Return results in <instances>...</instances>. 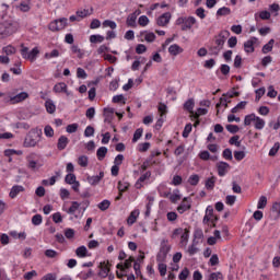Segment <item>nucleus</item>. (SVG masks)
Listing matches in <instances>:
<instances>
[{
    "instance_id": "59",
    "label": "nucleus",
    "mask_w": 280,
    "mask_h": 280,
    "mask_svg": "<svg viewBox=\"0 0 280 280\" xmlns=\"http://www.w3.org/2000/svg\"><path fill=\"white\" fill-rule=\"evenodd\" d=\"M110 207V202L108 200H103L101 203H98V209L101 211H106Z\"/></svg>"
},
{
    "instance_id": "52",
    "label": "nucleus",
    "mask_w": 280,
    "mask_h": 280,
    "mask_svg": "<svg viewBox=\"0 0 280 280\" xmlns=\"http://www.w3.org/2000/svg\"><path fill=\"white\" fill-rule=\"evenodd\" d=\"M185 233V229L183 228H177L173 231V234H172V240H176V237H178V235H183Z\"/></svg>"
},
{
    "instance_id": "22",
    "label": "nucleus",
    "mask_w": 280,
    "mask_h": 280,
    "mask_svg": "<svg viewBox=\"0 0 280 280\" xmlns=\"http://www.w3.org/2000/svg\"><path fill=\"white\" fill-rule=\"evenodd\" d=\"M168 52L171 56H178V54H183V49L177 44H174L168 47Z\"/></svg>"
},
{
    "instance_id": "62",
    "label": "nucleus",
    "mask_w": 280,
    "mask_h": 280,
    "mask_svg": "<svg viewBox=\"0 0 280 280\" xmlns=\"http://www.w3.org/2000/svg\"><path fill=\"white\" fill-rule=\"evenodd\" d=\"M138 23L141 25V27H145V25L150 23V19H148L145 15H142L139 18Z\"/></svg>"
},
{
    "instance_id": "55",
    "label": "nucleus",
    "mask_w": 280,
    "mask_h": 280,
    "mask_svg": "<svg viewBox=\"0 0 280 280\" xmlns=\"http://www.w3.org/2000/svg\"><path fill=\"white\" fill-rule=\"evenodd\" d=\"M139 152H148L150 150V142H143L138 145Z\"/></svg>"
},
{
    "instance_id": "8",
    "label": "nucleus",
    "mask_w": 280,
    "mask_h": 280,
    "mask_svg": "<svg viewBox=\"0 0 280 280\" xmlns=\"http://www.w3.org/2000/svg\"><path fill=\"white\" fill-rule=\"evenodd\" d=\"M27 97H30V94H27L26 92H21L20 94L15 95V96H11L9 102H10V104H19L21 102H25V100H27Z\"/></svg>"
},
{
    "instance_id": "3",
    "label": "nucleus",
    "mask_w": 280,
    "mask_h": 280,
    "mask_svg": "<svg viewBox=\"0 0 280 280\" xmlns=\"http://www.w3.org/2000/svg\"><path fill=\"white\" fill-rule=\"evenodd\" d=\"M16 32V25L12 21H5L0 23V39L8 38Z\"/></svg>"
},
{
    "instance_id": "16",
    "label": "nucleus",
    "mask_w": 280,
    "mask_h": 280,
    "mask_svg": "<svg viewBox=\"0 0 280 280\" xmlns=\"http://www.w3.org/2000/svg\"><path fill=\"white\" fill-rule=\"evenodd\" d=\"M102 178H104V172L101 171L100 174L96 175V176H89L88 177V183L90 185L95 186V185L100 184V180H102Z\"/></svg>"
},
{
    "instance_id": "42",
    "label": "nucleus",
    "mask_w": 280,
    "mask_h": 280,
    "mask_svg": "<svg viewBox=\"0 0 280 280\" xmlns=\"http://www.w3.org/2000/svg\"><path fill=\"white\" fill-rule=\"evenodd\" d=\"M222 156L225 161H233V151H231V149H224Z\"/></svg>"
},
{
    "instance_id": "40",
    "label": "nucleus",
    "mask_w": 280,
    "mask_h": 280,
    "mask_svg": "<svg viewBox=\"0 0 280 280\" xmlns=\"http://www.w3.org/2000/svg\"><path fill=\"white\" fill-rule=\"evenodd\" d=\"M167 187L165 185H161L158 187V191L160 194V196H162V198H170L171 192L170 191H165L163 189H166Z\"/></svg>"
},
{
    "instance_id": "9",
    "label": "nucleus",
    "mask_w": 280,
    "mask_h": 280,
    "mask_svg": "<svg viewBox=\"0 0 280 280\" xmlns=\"http://www.w3.org/2000/svg\"><path fill=\"white\" fill-rule=\"evenodd\" d=\"M67 89H68L67 83L60 82L54 86L52 91L54 93H65L69 97V95H71V92H69V90Z\"/></svg>"
},
{
    "instance_id": "2",
    "label": "nucleus",
    "mask_w": 280,
    "mask_h": 280,
    "mask_svg": "<svg viewBox=\"0 0 280 280\" xmlns=\"http://www.w3.org/2000/svg\"><path fill=\"white\" fill-rule=\"evenodd\" d=\"M40 135H43V132L38 129L28 131L24 139V148H36L38 143H40Z\"/></svg>"
},
{
    "instance_id": "57",
    "label": "nucleus",
    "mask_w": 280,
    "mask_h": 280,
    "mask_svg": "<svg viewBox=\"0 0 280 280\" xmlns=\"http://www.w3.org/2000/svg\"><path fill=\"white\" fill-rule=\"evenodd\" d=\"M278 92L275 90V86L270 85L268 88V93H267V97H271L272 100H275V97H277Z\"/></svg>"
},
{
    "instance_id": "38",
    "label": "nucleus",
    "mask_w": 280,
    "mask_h": 280,
    "mask_svg": "<svg viewBox=\"0 0 280 280\" xmlns=\"http://www.w3.org/2000/svg\"><path fill=\"white\" fill-rule=\"evenodd\" d=\"M136 23H137V14H136V13H132L131 15H129V16L127 18V25H128L129 27H135Z\"/></svg>"
},
{
    "instance_id": "15",
    "label": "nucleus",
    "mask_w": 280,
    "mask_h": 280,
    "mask_svg": "<svg viewBox=\"0 0 280 280\" xmlns=\"http://www.w3.org/2000/svg\"><path fill=\"white\" fill-rule=\"evenodd\" d=\"M191 209V203L187 201V197H185L182 203L177 207L178 213H185V211H189Z\"/></svg>"
},
{
    "instance_id": "18",
    "label": "nucleus",
    "mask_w": 280,
    "mask_h": 280,
    "mask_svg": "<svg viewBox=\"0 0 280 280\" xmlns=\"http://www.w3.org/2000/svg\"><path fill=\"white\" fill-rule=\"evenodd\" d=\"M67 145H69V138H67L66 136H61L57 142L58 150H65Z\"/></svg>"
},
{
    "instance_id": "61",
    "label": "nucleus",
    "mask_w": 280,
    "mask_h": 280,
    "mask_svg": "<svg viewBox=\"0 0 280 280\" xmlns=\"http://www.w3.org/2000/svg\"><path fill=\"white\" fill-rule=\"evenodd\" d=\"M187 277H189V269L188 268H184L179 276H178V279L179 280H187Z\"/></svg>"
},
{
    "instance_id": "47",
    "label": "nucleus",
    "mask_w": 280,
    "mask_h": 280,
    "mask_svg": "<svg viewBox=\"0 0 280 280\" xmlns=\"http://www.w3.org/2000/svg\"><path fill=\"white\" fill-rule=\"evenodd\" d=\"M246 153L244 151H234L235 161H244Z\"/></svg>"
},
{
    "instance_id": "56",
    "label": "nucleus",
    "mask_w": 280,
    "mask_h": 280,
    "mask_svg": "<svg viewBox=\"0 0 280 280\" xmlns=\"http://www.w3.org/2000/svg\"><path fill=\"white\" fill-rule=\"evenodd\" d=\"M45 255H46V257H48V259H56L58 252H56L54 249H46Z\"/></svg>"
},
{
    "instance_id": "24",
    "label": "nucleus",
    "mask_w": 280,
    "mask_h": 280,
    "mask_svg": "<svg viewBox=\"0 0 280 280\" xmlns=\"http://www.w3.org/2000/svg\"><path fill=\"white\" fill-rule=\"evenodd\" d=\"M248 104V102L246 101H242L241 103H238L234 108L231 109V113L233 115L237 114L240 110H244V108H246V105Z\"/></svg>"
},
{
    "instance_id": "7",
    "label": "nucleus",
    "mask_w": 280,
    "mask_h": 280,
    "mask_svg": "<svg viewBox=\"0 0 280 280\" xmlns=\"http://www.w3.org/2000/svg\"><path fill=\"white\" fill-rule=\"evenodd\" d=\"M257 44V37H252L244 43V49L246 54H253L255 51V45Z\"/></svg>"
},
{
    "instance_id": "44",
    "label": "nucleus",
    "mask_w": 280,
    "mask_h": 280,
    "mask_svg": "<svg viewBox=\"0 0 280 280\" xmlns=\"http://www.w3.org/2000/svg\"><path fill=\"white\" fill-rule=\"evenodd\" d=\"M255 118H256L255 114H249V115L245 116L244 126H250V124H253V121H255Z\"/></svg>"
},
{
    "instance_id": "41",
    "label": "nucleus",
    "mask_w": 280,
    "mask_h": 280,
    "mask_svg": "<svg viewBox=\"0 0 280 280\" xmlns=\"http://www.w3.org/2000/svg\"><path fill=\"white\" fill-rule=\"evenodd\" d=\"M235 200H237V197L235 195H228L225 197V205H229V207H233L235 205Z\"/></svg>"
},
{
    "instance_id": "33",
    "label": "nucleus",
    "mask_w": 280,
    "mask_h": 280,
    "mask_svg": "<svg viewBox=\"0 0 280 280\" xmlns=\"http://www.w3.org/2000/svg\"><path fill=\"white\" fill-rule=\"evenodd\" d=\"M79 209H80V202L72 201L71 207L68 209L67 213H70L71 215H73V213H75V211H78Z\"/></svg>"
},
{
    "instance_id": "34",
    "label": "nucleus",
    "mask_w": 280,
    "mask_h": 280,
    "mask_svg": "<svg viewBox=\"0 0 280 280\" xmlns=\"http://www.w3.org/2000/svg\"><path fill=\"white\" fill-rule=\"evenodd\" d=\"M268 205V198L266 196H261L258 200L257 209H266Z\"/></svg>"
},
{
    "instance_id": "14",
    "label": "nucleus",
    "mask_w": 280,
    "mask_h": 280,
    "mask_svg": "<svg viewBox=\"0 0 280 280\" xmlns=\"http://www.w3.org/2000/svg\"><path fill=\"white\" fill-rule=\"evenodd\" d=\"M109 264L108 262H101L100 264V272L98 276L103 277V279H106V277H108V272H110V268L108 267Z\"/></svg>"
},
{
    "instance_id": "23",
    "label": "nucleus",
    "mask_w": 280,
    "mask_h": 280,
    "mask_svg": "<svg viewBox=\"0 0 280 280\" xmlns=\"http://www.w3.org/2000/svg\"><path fill=\"white\" fill-rule=\"evenodd\" d=\"M254 126L256 130H264V126H266V120H264L259 116H256V118L254 119Z\"/></svg>"
},
{
    "instance_id": "53",
    "label": "nucleus",
    "mask_w": 280,
    "mask_h": 280,
    "mask_svg": "<svg viewBox=\"0 0 280 280\" xmlns=\"http://www.w3.org/2000/svg\"><path fill=\"white\" fill-rule=\"evenodd\" d=\"M78 128H79V125L78 124H71V125H68L66 130L67 132H69L70 135H73V132H78Z\"/></svg>"
},
{
    "instance_id": "6",
    "label": "nucleus",
    "mask_w": 280,
    "mask_h": 280,
    "mask_svg": "<svg viewBox=\"0 0 280 280\" xmlns=\"http://www.w3.org/2000/svg\"><path fill=\"white\" fill-rule=\"evenodd\" d=\"M229 170H231V165L226 162L217 163V172L219 176H226L229 174Z\"/></svg>"
},
{
    "instance_id": "4",
    "label": "nucleus",
    "mask_w": 280,
    "mask_h": 280,
    "mask_svg": "<svg viewBox=\"0 0 280 280\" xmlns=\"http://www.w3.org/2000/svg\"><path fill=\"white\" fill-rule=\"evenodd\" d=\"M21 56L25 60H30L31 62H34L36 58H38V55L40 54V50H38L37 47L33 48L32 51H30V48L25 47V45H21Z\"/></svg>"
},
{
    "instance_id": "26",
    "label": "nucleus",
    "mask_w": 280,
    "mask_h": 280,
    "mask_svg": "<svg viewBox=\"0 0 280 280\" xmlns=\"http://www.w3.org/2000/svg\"><path fill=\"white\" fill-rule=\"evenodd\" d=\"M45 106H46L47 113H49L50 115H54V113H56V105L51 100L46 101Z\"/></svg>"
},
{
    "instance_id": "32",
    "label": "nucleus",
    "mask_w": 280,
    "mask_h": 280,
    "mask_svg": "<svg viewBox=\"0 0 280 280\" xmlns=\"http://www.w3.org/2000/svg\"><path fill=\"white\" fill-rule=\"evenodd\" d=\"M158 270L161 277H165L167 275V265L165 262H159Z\"/></svg>"
},
{
    "instance_id": "36",
    "label": "nucleus",
    "mask_w": 280,
    "mask_h": 280,
    "mask_svg": "<svg viewBox=\"0 0 280 280\" xmlns=\"http://www.w3.org/2000/svg\"><path fill=\"white\" fill-rule=\"evenodd\" d=\"M78 164H79L81 167H88V165H89V156H86V155H81V156H79V159H78Z\"/></svg>"
},
{
    "instance_id": "48",
    "label": "nucleus",
    "mask_w": 280,
    "mask_h": 280,
    "mask_svg": "<svg viewBox=\"0 0 280 280\" xmlns=\"http://www.w3.org/2000/svg\"><path fill=\"white\" fill-rule=\"evenodd\" d=\"M114 113H115V109L110 107H105L104 108V116L106 117L105 121H108V118L113 117Z\"/></svg>"
},
{
    "instance_id": "5",
    "label": "nucleus",
    "mask_w": 280,
    "mask_h": 280,
    "mask_svg": "<svg viewBox=\"0 0 280 280\" xmlns=\"http://www.w3.org/2000/svg\"><path fill=\"white\" fill-rule=\"evenodd\" d=\"M67 25H69V20H67V18H61L50 22L48 24V30H50V32H62Z\"/></svg>"
},
{
    "instance_id": "21",
    "label": "nucleus",
    "mask_w": 280,
    "mask_h": 280,
    "mask_svg": "<svg viewBox=\"0 0 280 280\" xmlns=\"http://www.w3.org/2000/svg\"><path fill=\"white\" fill-rule=\"evenodd\" d=\"M70 49H71L72 54H74V55L77 56V58H80V59L84 58V50H82V49L80 48V46H78V45H72V46L70 47Z\"/></svg>"
},
{
    "instance_id": "43",
    "label": "nucleus",
    "mask_w": 280,
    "mask_h": 280,
    "mask_svg": "<svg viewBox=\"0 0 280 280\" xmlns=\"http://www.w3.org/2000/svg\"><path fill=\"white\" fill-rule=\"evenodd\" d=\"M156 261L158 264H165L167 261V254L159 252L156 255Z\"/></svg>"
},
{
    "instance_id": "29",
    "label": "nucleus",
    "mask_w": 280,
    "mask_h": 280,
    "mask_svg": "<svg viewBox=\"0 0 280 280\" xmlns=\"http://www.w3.org/2000/svg\"><path fill=\"white\" fill-rule=\"evenodd\" d=\"M272 47H275V39H270V40L262 47V54H270V51H272Z\"/></svg>"
},
{
    "instance_id": "19",
    "label": "nucleus",
    "mask_w": 280,
    "mask_h": 280,
    "mask_svg": "<svg viewBox=\"0 0 280 280\" xmlns=\"http://www.w3.org/2000/svg\"><path fill=\"white\" fill-rule=\"evenodd\" d=\"M215 215L213 214V208L211 206H208L206 209V215L203 217V224H209V221L211 218H214Z\"/></svg>"
},
{
    "instance_id": "37",
    "label": "nucleus",
    "mask_w": 280,
    "mask_h": 280,
    "mask_svg": "<svg viewBox=\"0 0 280 280\" xmlns=\"http://www.w3.org/2000/svg\"><path fill=\"white\" fill-rule=\"evenodd\" d=\"M231 14V9L223 7L217 11V16H229Z\"/></svg>"
},
{
    "instance_id": "49",
    "label": "nucleus",
    "mask_w": 280,
    "mask_h": 280,
    "mask_svg": "<svg viewBox=\"0 0 280 280\" xmlns=\"http://www.w3.org/2000/svg\"><path fill=\"white\" fill-rule=\"evenodd\" d=\"M90 43H104V36L102 35H91Z\"/></svg>"
},
{
    "instance_id": "10",
    "label": "nucleus",
    "mask_w": 280,
    "mask_h": 280,
    "mask_svg": "<svg viewBox=\"0 0 280 280\" xmlns=\"http://www.w3.org/2000/svg\"><path fill=\"white\" fill-rule=\"evenodd\" d=\"M172 19V13L170 12H166L164 14H162L158 21H156V24L160 26V27H165V25H167L170 23Z\"/></svg>"
},
{
    "instance_id": "39",
    "label": "nucleus",
    "mask_w": 280,
    "mask_h": 280,
    "mask_svg": "<svg viewBox=\"0 0 280 280\" xmlns=\"http://www.w3.org/2000/svg\"><path fill=\"white\" fill-rule=\"evenodd\" d=\"M32 224H34V226H40V224H43V215L40 214L33 215Z\"/></svg>"
},
{
    "instance_id": "51",
    "label": "nucleus",
    "mask_w": 280,
    "mask_h": 280,
    "mask_svg": "<svg viewBox=\"0 0 280 280\" xmlns=\"http://www.w3.org/2000/svg\"><path fill=\"white\" fill-rule=\"evenodd\" d=\"M228 132H231L232 135H235L240 132V127L237 125H226Z\"/></svg>"
},
{
    "instance_id": "35",
    "label": "nucleus",
    "mask_w": 280,
    "mask_h": 280,
    "mask_svg": "<svg viewBox=\"0 0 280 280\" xmlns=\"http://www.w3.org/2000/svg\"><path fill=\"white\" fill-rule=\"evenodd\" d=\"M188 183L189 185H191L192 187H196V185H198V183H200V176L198 175H190L188 178Z\"/></svg>"
},
{
    "instance_id": "1",
    "label": "nucleus",
    "mask_w": 280,
    "mask_h": 280,
    "mask_svg": "<svg viewBox=\"0 0 280 280\" xmlns=\"http://www.w3.org/2000/svg\"><path fill=\"white\" fill-rule=\"evenodd\" d=\"M231 36L229 31H221L218 35H215L209 46L210 56H220V50L224 49V43Z\"/></svg>"
},
{
    "instance_id": "25",
    "label": "nucleus",
    "mask_w": 280,
    "mask_h": 280,
    "mask_svg": "<svg viewBox=\"0 0 280 280\" xmlns=\"http://www.w3.org/2000/svg\"><path fill=\"white\" fill-rule=\"evenodd\" d=\"M194 106H195L194 98L186 101L184 104L185 110H188V113H190V115H194Z\"/></svg>"
},
{
    "instance_id": "64",
    "label": "nucleus",
    "mask_w": 280,
    "mask_h": 280,
    "mask_svg": "<svg viewBox=\"0 0 280 280\" xmlns=\"http://www.w3.org/2000/svg\"><path fill=\"white\" fill-rule=\"evenodd\" d=\"M271 210L280 215V201L273 202Z\"/></svg>"
},
{
    "instance_id": "31",
    "label": "nucleus",
    "mask_w": 280,
    "mask_h": 280,
    "mask_svg": "<svg viewBox=\"0 0 280 280\" xmlns=\"http://www.w3.org/2000/svg\"><path fill=\"white\" fill-rule=\"evenodd\" d=\"M230 145H235L236 148H241L242 147V141H240V136H233L230 140H229Z\"/></svg>"
},
{
    "instance_id": "27",
    "label": "nucleus",
    "mask_w": 280,
    "mask_h": 280,
    "mask_svg": "<svg viewBox=\"0 0 280 280\" xmlns=\"http://www.w3.org/2000/svg\"><path fill=\"white\" fill-rule=\"evenodd\" d=\"M215 180H218L215 176L209 177L206 180V189L212 190L215 187Z\"/></svg>"
},
{
    "instance_id": "46",
    "label": "nucleus",
    "mask_w": 280,
    "mask_h": 280,
    "mask_svg": "<svg viewBox=\"0 0 280 280\" xmlns=\"http://www.w3.org/2000/svg\"><path fill=\"white\" fill-rule=\"evenodd\" d=\"M148 203H147V211L145 215H150V210L152 209V205H154V197L149 196L148 198Z\"/></svg>"
},
{
    "instance_id": "12",
    "label": "nucleus",
    "mask_w": 280,
    "mask_h": 280,
    "mask_svg": "<svg viewBox=\"0 0 280 280\" xmlns=\"http://www.w3.org/2000/svg\"><path fill=\"white\" fill-rule=\"evenodd\" d=\"M189 243V229H185L184 233L180 235L179 246L180 248H187Z\"/></svg>"
},
{
    "instance_id": "60",
    "label": "nucleus",
    "mask_w": 280,
    "mask_h": 280,
    "mask_svg": "<svg viewBox=\"0 0 280 280\" xmlns=\"http://www.w3.org/2000/svg\"><path fill=\"white\" fill-rule=\"evenodd\" d=\"M60 56V51L58 49H54L51 52H46L45 58H58Z\"/></svg>"
},
{
    "instance_id": "50",
    "label": "nucleus",
    "mask_w": 280,
    "mask_h": 280,
    "mask_svg": "<svg viewBox=\"0 0 280 280\" xmlns=\"http://www.w3.org/2000/svg\"><path fill=\"white\" fill-rule=\"evenodd\" d=\"M66 183L68 185H73V183H77L78 180H75V174L73 173H69L67 176H66Z\"/></svg>"
},
{
    "instance_id": "13",
    "label": "nucleus",
    "mask_w": 280,
    "mask_h": 280,
    "mask_svg": "<svg viewBox=\"0 0 280 280\" xmlns=\"http://www.w3.org/2000/svg\"><path fill=\"white\" fill-rule=\"evenodd\" d=\"M198 244L199 242L196 238H194L191 245L188 246L186 253H188L190 257H192V255H196L197 253L200 252V249L198 248Z\"/></svg>"
},
{
    "instance_id": "58",
    "label": "nucleus",
    "mask_w": 280,
    "mask_h": 280,
    "mask_svg": "<svg viewBox=\"0 0 280 280\" xmlns=\"http://www.w3.org/2000/svg\"><path fill=\"white\" fill-rule=\"evenodd\" d=\"M224 276H222V272L218 271V272H212L210 275L209 280H223Z\"/></svg>"
},
{
    "instance_id": "45",
    "label": "nucleus",
    "mask_w": 280,
    "mask_h": 280,
    "mask_svg": "<svg viewBox=\"0 0 280 280\" xmlns=\"http://www.w3.org/2000/svg\"><path fill=\"white\" fill-rule=\"evenodd\" d=\"M209 110L207 108H198L196 113L192 114L194 119H198L202 115H207Z\"/></svg>"
},
{
    "instance_id": "17",
    "label": "nucleus",
    "mask_w": 280,
    "mask_h": 280,
    "mask_svg": "<svg viewBox=\"0 0 280 280\" xmlns=\"http://www.w3.org/2000/svg\"><path fill=\"white\" fill-rule=\"evenodd\" d=\"M23 191H25V188L23 186L15 185L11 188L9 196L10 198H16V196H19Z\"/></svg>"
},
{
    "instance_id": "11",
    "label": "nucleus",
    "mask_w": 280,
    "mask_h": 280,
    "mask_svg": "<svg viewBox=\"0 0 280 280\" xmlns=\"http://www.w3.org/2000/svg\"><path fill=\"white\" fill-rule=\"evenodd\" d=\"M194 25H196V18H186V20L184 21V25H182V32H187V30H191Z\"/></svg>"
},
{
    "instance_id": "30",
    "label": "nucleus",
    "mask_w": 280,
    "mask_h": 280,
    "mask_svg": "<svg viewBox=\"0 0 280 280\" xmlns=\"http://www.w3.org/2000/svg\"><path fill=\"white\" fill-rule=\"evenodd\" d=\"M91 14H93V9H91V12L89 9L77 11V16H79V19H86V16H91Z\"/></svg>"
},
{
    "instance_id": "54",
    "label": "nucleus",
    "mask_w": 280,
    "mask_h": 280,
    "mask_svg": "<svg viewBox=\"0 0 280 280\" xmlns=\"http://www.w3.org/2000/svg\"><path fill=\"white\" fill-rule=\"evenodd\" d=\"M279 148H280L279 142H276L269 151V156H277V152H279Z\"/></svg>"
},
{
    "instance_id": "28",
    "label": "nucleus",
    "mask_w": 280,
    "mask_h": 280,
    "mask_svg": "<svg viewBox=\"0 0 280 280\" xmlns=\"http://www.w3.org/2000/svg\"><path fill=\"white\" fill-rule=\"evenodd\" d=\"M86 253H89V250L86 249V246H84V245L78 247L75 250L77 257H81V258L86 257Z\"/></svg>"
},
{
    "instance_id": "63",
    "label": "nucleus",
    "mask_w": 280,
    "mask_h": 280,
    "mask_svg": "<svg viewBox=\"0 0 280 280\" xmlns=\"http://www.w3.org/2000/svg\"><path fill=\"white\" fill-rule=\"evenodd\" d=\"M21 12H30V2L23 1L20 3Z\"/></svg>"
},
{
    "instance_id": "20",
    "label": "nucleus",
    "mask_w": 280,
    "mask_h": 280,
    "mask_svg": "<svg viewBox=\"0 0 280 280\" xmlns=\"http://www.w3.org/2000/svg\"><path fill=\"white\" fill-rule=\"evenodd\" d=\"M106 154H108V149L106 147H101L96 151L98 161H104V159H106Z\"/></svg>"
}]
</instances>
